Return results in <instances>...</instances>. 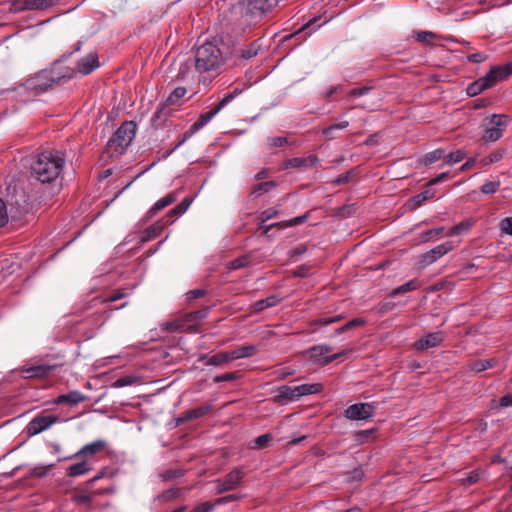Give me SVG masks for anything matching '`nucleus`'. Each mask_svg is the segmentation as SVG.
Instances as JSON below:
<instances>
[{
	"label": "nucleus",
	"mask_w": 512,
	"mask_h": 512,
	"mask_svg": "<svg viewBox=\"0 0 512 512\" xmlns=\"http://www.w3.org/2000/svg\"><path fill=\"white\" fill-rule=\"evenodd\" d=\"M65 162L64 152L46 150L31 164V177L41 184L53 185L59 181Z\"/></svg>",
	"instance_id": "nucleus-1"
},
{
	"label": "nucleus",
	"mask_w": 512,
	"mask_h": 512,
	"mask_svg": "<svg viewBox=\"0 0 512 512\" xmlns=\"http://www.w3.org/2000/svg\"><path fill=\"white\" fill-rule=\"evenodd\" d=\"M228 59H230L229 46L223 42H205L194 51V65L199 73L217 70Z\"/></svg>",
	"instance_id": "nucleus-2"
},
{
	"label": "nucleus",
	"mask_w": 512,
	"mask_h": 512,
	"mask_svg": "<svg viewBox=\"0 0 512 512\" xmlns=\"http://www.w3.org/2000/svg\"><path fill=\"white\" fill-rule=\"evenodd\" d=\"M76 70L65 68L63 71L60 67L55 65L50 71H42L34 77L25 82V87L28 90L34 91L35 94L47 91L55 85L62 84L71 79Z\"/></svg>",
	"instance_id": "nucleus-3"
},
{
	"label": "nucleus",
	"mask_w": 512,
	"mask_h": 512,
	"mask_svg": "<svg viewBox=\"0 0 512 512\" xmlns=\"http://www.w3.org/2000/svg\"><path fill=\"white\" fill-rule=\"evenodd\" d=\"M136 133V124L132 121L124 122L113 134L106 146L110 157L122 155L130 145Z\"/></svg>",
	"instance_id": "nucleus-4"
},
{
	"label": "nucleus",
	"mask_w": 512,
	"mask_h": 512,
	"mask_svg": "<svg viewBox=\"0 0 512 512\" xmlns=\"http://www.w3.org/2000/svg\"><path fill=\"white\" fill-rule=\"evenodd\" d=\"M512 74V65L494 66L484 76L473 82L467 88L470 96H475L484 90L493 87L498 81L504 80Z\"/></svg>",
	"instance_id": "nucleus-5"
},
{
	"label": "nucleus",
	"mask_w": 512,
	"mask_h": 512,
	"mask_svg": "<svg viewBox=\"0 0 512 512\" xmlns=\"http://www.w3.org/2000/svg\"><path fill=\"white\" fill-rule=\"evenodd\" d=\"M278 3V0H243L240 4L244 16L249 22L256 21L263 14L270 11Z\"/></svg>",
	"instance_id": "nucleus-6"
},
{
	"label": "nucleus",
	"mask_w": 512,
	"mask_h": 512,
	"mask_svg": "<svg viewBox=\"0 0 512 512\" xmlns=\"http://www.w3.org/2000/svg\"><path fill=\"white\" fill-rule=\"evenodd\" d=\"M332 351V347L329 345H317L313 346L306 351V354L314 361H319L322 365H328L334 360L340 358L341 356L346 355L351 351V349H346L341 352L335 353L330 356H326L323 359H320V356H323Z\"/></svg>",
	"instance_id": "nucleus-7"
},
{
	"label": "nucleus",
	"mask_w": 512,
	"mask_h": 512,
	"mask_svg": "<svg viewBox=\"0 0 512 512\" xmlns=\"http://www.w3.org/2000/svg\"><path fill=\"white\" fill-rule=\"evenodd\" d=\"M243 472L239 468L233 469L231 472H229L227 475H225L222 479H218L216 481L217 484V493L221 494L227 491H231L236 489L242 479H243Z\"/></svg>",
	"instance_id": "nucleus-8"
},
{
	"label": "nucleus",
	"mask_w": 512,
	"mask_h": 512,
	"mask_svg": "<svg viewBox=\"0 0 512 512\" xmlns=\"http://www.w3.org/2000/svg\"><path fill=\"white\" fill-rule=\"evenodd\" d=\"M507 116L494 114L489 120L490 127H487L482 140L485 142H495L502 136L501 126L506 125Z\"/></svg>",
	"instance_id": "nucleus-9"
},
{
	"label": "nucleus",
	"mask_w": 512,
	"mask_h": 512,
	"mask_svg": "<svg viewBox=\"0 0 512 512\" xmlns=\"http://www.w3.org/2000/svg\"><path fill=\"white\" fill-rule=\"evenodd\" d=\"M375 407L370 403H357L349 406L344 415L351 420H366L373 416Z\"/></svg>",
	"instance_id": "nucleus-10"
},
{
	"label": "nucleus",
	"mask_w": 512,
	"mask_h": 512,
	"mask_svg": "<svg viewBox=\"0 0 512 512\" xmlns=\"http://www.w3.org/2000/svg\"><path fill=\"white\" fill-rule=\"evenodd\" d=\"M58 421L54 415H38L34 417L27 426V433L30 436L41 433Z\"/></svg>",
	"instance_id": "nucleus-11"
},
{
	"label": "nucleus",
	"mask_w": 512,
	"mask_h": 512,
	"mask_svg": "<svg viewBox=\"0 0 512 512\" xmlns=\"http://www.w3.org/2000/svg\"><path fill=\"white\" fill-rule=\"evenodd\" d=\"M260 46L257 42H253L246 47H229L230 59L234 58L236 64H240L242 60H250L259 52Z\"/></svg>",
	"instance_id": "nucleus-12"
},
{
	"label": "nucleus",
	"mask_w": 512,
	"mask_h": 512,
	"mask_svg": "<svg viewBox=\"0 0 512 512\" xmlns=\"http://www.w3.org/2000/svg\"><path fill=\"white\" fill-rule=\"evenodd\" d=\"M454 248L451 242H446L443 244H440L436 246L435 248L431 249L430 251L424 253L422 255L421 262L424 265H430L434 263L438 258L444 256L449 251H451Z\"/></svg>",
	"instance_id": "nucleus-13"
},
{
	"label": "nucleus",
	"mask_w": 512,
	"mask_h": 512,
	"mask_svg": "<svg viewBox=\"0 0 512 512\" xmlns=\"http://www.w3.org/2000/svg\"><path fill=\"white\" fill-rule=\"evenodd\" d=\"M443 341L442 332H434L426 335L414 343V348L417 351H424L432 347H436Z\"/></svg>",
	"instance_id": "nucleus-14"
},
{
	"label": "nucleus",
	"mask_w": 512,
	"mask_h": 512,
	"mask_svg": "<svg viewBox=\"0 0 512 512\" xmlns=\"http://www.w3.org/2000/svg\"><path fill=\"white\" fill-rule=\"evenodd\" d=\"M97 67H99L98 56L95 53H90L89 55L79 60L77 64V72L83 75H87Z\"/></svg>",
	"instance_id": "nucleus-15"
},
{
	"label": "nucleus",
	"mask_w": 512,
	"mask_h": 512,
	"mask_svg": "<svg viewBox=\"0 0 512 512\" xmlns=\"http://www.w3.org/2000/svg\"><path fill=\"white\" fill-rule=\"evenodd\" d=\"M106 447V442L104 440H97L90 444L85 445L81 450L75 453L73 458H80L85 456H92L103 451Z\"/></svg>",
	"instance_id": "nucleus-16"
},
{
	"label": "nucleus",
	"mask_w": 512,
	"mask_h": 512,
	"mask_svg": "<svg viewBox=\"0 0 512 512\" xmlns=\"http://www.w3.org/2000/svg\"><path fill=\"white\" fill-rule=\"evenodd\" d=\"M87 400V396L83 395L81 392L79 391H70L69 393L67 394H62V395H59L56 399H55V403L56 404H69V405H77L81 402H84Z\"/></svg>",
	"instance_id": "nucleus-17"
},
{
	"label": "nucleus",
	"mask_w": 512,
	"mask_h": 512,
	"mask_svg": "<svg viewBox=\"0 0 512 512\" xmlns=\"http://www.w3.org/2000/svg\"><path fill=\"white\" fill-rule=\"evenodd\" d=\"M11 189L13 190V195H11L10 200H8L9 203L11 205L17 206V208L20 211H27L28 201H27V197H26L24 191L22 189L18 191L16 186H14V187L9 186L7 188L8 192H10Z\"/></svg>",
	"instance_id": "nucleus-18"
},
{
	"label": "nucleus",
	"mask_w": 512,
	"mask_h": 512,
	"mask_svg": "<svg viewBox=\"0 0 512 512\" xmlns=\"http://www.w3.org/2000/svg\"><path fill=\"white\" fill-rule=\"evenodd\" d=\"M55 368V365L42 364L29 367L23 372L26 374V378H41L49 375Z\"/></svg>",
	"instance_id": "nucleus-19"
},
{
	"label": "nucleus",
	"mask_w": 512,
	"mask_h": 512,
	"mask_svg": "<svg viewBox=\"0 0 512 512\" xmlns=\"http://www.w3.org/2000/svg\"><path fill=\"white\" fill-rule=\"evenodd\" d=\"M297 399L298 394L296 393V387L283 385L279 387L278 395L275 397L274 401L276 403H283L284 401H294Z\"/></svg>",
	"instance_id": "nucleus-20"
},
{
	"label": "nucleus",
	"mask_w": 512,
	"mask_h": 512,
	"mask_svg": "<svg viewBox=\"0 0 512 512\" xmlns=\"http://www.w3.org/2000/svg\"><path fill=\"white\" fill-rule=\"evenodd\" d=\"M496 364H497V360L495 358L484 359V360H471L467 364V368L470 371L479 373V372H482L489 368L494 367Z\"/></svg>",
	"instance_id": "nucleus-21"
},
{
	"label": "nucleus",
	"mask_w": 512,
	"mask_h": 512,
	"mask_svg": "<svg viewBox=\"0 0 512 512\" xmlns=\"http://www.w3.org/2000/svg\"><path fill=\"white\" fill-rule=\"evenodd\" d=\"M100 494L99 491L87 492L85 490H77L72 497V500L77 505H91L96 495Z\"/></svg>",
	"instance_id": "nucleus-22"
},
{
	"label": "nucleus",
	"mask_w": 512,
	"mask_h": 512,
	"mask_svg": "<svg viewBox=\"0 0 512 512\" xmlns=\"http://www.w3.org/2000/svg\"><path fill=\"white\" fill-rule=\"evenodd\" d=\"M177 200V193L172 192L167 194L162 199L158 200L154 206L149 210L148 214L150 217L157 214L158 211L162 210L163 208L167 207L168 205L174 203Z\"/></svg>",
	"instance_id": "nucleus-23"
},
{
	"label": "nucleus",
	"mask_w": 512,
	"mask_h": 512,
	"mask_svg": "<svg viewBox=\"0 0 512 512\" xmlns=\"http://www.w3.org/2000/svg\"><path fill=\"white\" fill-rule=\"evenodd\" d=\"M223 107H220V104L218 103V105L212 109L211 111H208L206 113H203L200 115V118L198 119V121H196L192 126H191V133L199 130L200 128H202L210 119H212V117H214Z\"/></svg>",
	"instance_id": "nucleus-24"
},
{
	"label": "nucleus",
	"mask_w": 512,
	"mask_h": 512,
	"mask_svg": "<svg viewBox=\"0 0 512 512\" xmlns=\"http://www.w3.org/2000/svg\"><path fill=\"white\" fill-rule=\"evenodd\" d=\"M168 222H162V221H157L156 223H154L153 225H151L150 227H148L145 231H144V235L142 237V241L143 242H146V241H149L153 238H156L158 237L161 232L163 231L164 227L167 225Z\"/></svg>",
	"instance_id": "nucleus-25"
},
{
	"label": "nucleus",
	"mask_w": 512,
	"mask_h": 512,
	"mask_svg": "<svg viewBox=\"0 0 512 512\" xmlns=\"http://www.w3.org/2000/svg\"><path fill=\"white\" fill-rule=\"evenodd\" d=\"M296 387V393L298 394V399L301 396L317 394L323 390V385L321 383H313V384H302Z\"/></svg>",
	"instance_id": "nucleus-26"
},
{
	"label": "nucleus",
	"mask_w": 512,
	"mask_h": 512,
	"mask_svg": "<svg viewBox=\"0 0 512 512\" xmlns=\"http://www.w3.org/2000/svg\"><path fill=\"white\" fill-rule=\"evenodd\" d=\"M278 303H279V299L277 298V296L272 295L265 299H261V300L255 302L252 306V311L254 313H259L266 308L274 307Z\"/></svg>",
	"instance_id": "nucleus-27"
},
{
	"label": "nucleus",
	"mask_w": 512,
	"mask_h": 512,
	"mask_svg": "<svg viewBox=\"0 0 512 512\" xmlns=\"http://www.w3.org/2000/svg\"><path fill=\"white\" fill-rule=\"evenodd\" d=\"M91 470L90 464L86 460H82L79 463L71 465L67 469V475L70 477H76L83 475Z\"/></svg>",
	"instance_id": "nucleus-28"
},
{
	"label": "nucleus",
	"mask_w": 512,
	"mask_h": 512,
	"mask_svg": "<svg viewBox=\"0 0 512 512\" xmlns=\"http://www.w3.org/2000/svg\"><path fill=\"white\" fill-rule=\"evenodd\" d=\"M212 410L211 404H204L202 406H199L197 408L191 409L189 411H186V419H198L206 414H208Z\"/></svg>",
	"instance_id": "nucleus-29"
},
{
	"label": "nucleus",
	"mask_w": 512,
	"mask_h": 512,
	"mask_svg": "<svg viewBox=\"0 0 512 512\" xmlns=\"http://www.w3.org/2000/svg\"><path fill=\"white\" fill-rule=\"evenodd\" d=\"M256 352H257V348L254 345H247V346H243L239 349L233 350L232 357H233V359L251 357V356L255 355Z\"/></svg>",
	"instance_id": "nucleus-30"
},
{
	"label": "nucleus",
	"mask_w": 512,
	"mask_h": 512,
	"mask_svg": "<svg viewBox=\"0 0 512 512\" xmlns=\"http://www.w3.org/2000/svg\"><path fill=\"white\" fill-rule=\"evenodd\" d=\"M234 360L232 357V351L230 352H222L211 356L207 362L208 365H221L223 363Z\"/></svg>",
	"instance_id": "nucleus-31"
},
{
	"label": "nucleus",
	"mask_w": 512,
	"mask_h": 512,
	"mask_svg": "<svg viewBox=\"0 0 512 512\" xmlns=\"http://www.w3.org/2000/svg\"><path fill=\"white\" fill-rule=\"evenodd\" d=\"M434 195H435V191L432 189H426L425 191L415 195L412 198L413 208L420 207L425 201L433 198Z\"/></svg>",
	"instance_id": "nucleus-32"
},
{
	"label": "nucleus",
	"mask_w": 512,
	"mask_h": 512,
	"mask_svg": "<svg viewBox=\"0 0 512 512\" xmlns=\"http://www.w3.org/2000/svg\"><path fill=\"white\" fill-rule=\"evenodd\" d=\"M185 471L181 468H169L160 473L163 481H171L180 478L184 475Z\"/></svg>",
	"instance_id": "nucleus-33"
},
{
	"label": "nucleus",
	"mask_w": 512,
	"mask_h": 512,
	"mask_svg": "<svg viewBox=\"0 0 512 512\" xmlns=\"http://www.w3.org/2000/svg\"><path fill=\"white\" fill-rule=\"evenodd\" d=\"M28 10H44L53 5V0H26Z\"/></svg>",
	"instance_id": "nucleus-34"
},
{
	"label": "nucleus",
	"mask_w": 512,
	"mask_h": 512,
	"mask_svg": "<svg viewBox=\"0 0 512 512\" xmlns=\"http://www.w3.org/2000/svg\"><path fill=\"white\" fill-rule=\"evenodd\" d=\"M366 324V320L363 318H355L348 321L346 324L335 330V334L344 333L350 329L361 327Z\"/></svg>",
	"instance_id": "nucleus-35"
},
{
	"label": "nucleus",
	"mask_w": 512,
	"mask_h": 512,
	"mask_svg": "<svg viewBox=\"0 0 512 512\" xmlns=\"http://www.w3.org/2000/svg\"><path fill=\"white\" fill-rule=\"evenodd\" d=\"M445 157V151L443 149H435L432 152L427 153L422 162L425 165H430Z\"/></svg>",
	"instance_id": "nucleus-36"
},
{
	"label": "nucleus",
	"mask_w": 512,
	"mask_h": 512,
	"mask_svg": "<svg viewBox=\"0 0 512 512\" xmlns=\"http://www.w3.org/2000/svg\"><path fill=\"white\" fill-rule=\"evenodd\" d=\"M503 158V151L497 150L492 152L489 156L484 157L480 161H478L479 167H485L492 163L498 162Z\"/></svg>",
	"instance_id": "nucleus-37"
},
{
	"label": "nucleus",
	"mask_w": 512,
	"mask_h": 512,
	"mask_svg": "<svg viewBox=\"0 0 512 512\" xmlns=\"http://www.w3.org/2000/svg\"><path fill=\"white\" fill-rule=\"evenodd\" d=\"M419 287V282L417 279H413L397 288H395L393 291H392V295H398V294H403V293H406V292H409V291H413V290H416L417 288Z\"/></svg>",
	"instance_id": "nucleus-38"
},
{
	"label": "nucleus",
	"mask_w": 512,
	"mask_h": 512,
	"mask_svg": "<svg viewBox=\"0 0 512 512\" xmlns=\"http://www.w3.org/2000/svg\"><path fill=\"white\" fill-rule=\"evenodd\" d=\"M467 157V153L464 150H456L445 156V162L447 164L459 163Z\"/></svg>",
	"instance_id": "nucleus-39"
},
{
	"label": "nucleus",
	"mask_w": 512,
	"mask_h": 512,
	"mask_svg": "<svg viewBox=\"0 0 512 512\" xmlns=\"http://www.w3.org/2000/svg\"><path fill=\"white\" fill-rule=\"evenodd\" d=\"M275 186H276V183L274 181H267V182L259 183L252 190V194H254L256 196H260L264 193L269 192Z\"/></svg>",
	"instance_id": "nucleus-40"
},
{
	"label": "nucleus",
	"mask_w": 512,
	"mask_h": 512,
	"mask_svg": "<svg viewBox=\"0 0 512 512\" xmlns=\"http://www.w3.org/2000/svg\"><path fill=\"white\" fill-rule=\"evenodd\" d=\"M349 126V122L348 121H341L339 123H336V124H332L326 128H324L322 130V134L326 135L329 137V139H332L333 136H332V133L335 132V130H338V129H345Z\"/></svg>",
	"instance_id": "nucleus-41"
},
{
	"label": "nucleus",
	"mask_w": 512,
	"mask_h": 512,
	"mask_svg": "<svg viewBox=\"0 0 512 512\" xmlns=\"http://www.w3.org/2000/svg\"><path fill=\"white\" fill-rule=\"evenodd\" d=\"M186 94V89L184 87H177L173 90V92L166 99L167 105L175 104L180 98H182Z\"/></svg>",
	"instance_id": "nucleus-42"
},
{
	"label": "nucleus",
	"mask_w": 512,
	"mask_h": 512,
	"mask_svg": "<svg viewBox=\"0 0 512 512\" xmlns=\"http://www.w3.org/2000/svg\"><path fill=\"white\" fill-rule=\"evenodd\" d=\"M306 167V160L304 157H296L286 160L283 163V168H300Z\"/></svg>",
	"instance_id": "nucleus-43"
},
{
	"label": "nucleus",
	"mask_w": 512,
	"mask_h": 512,
	"mask_svg": "<svg viewBox=\"0 0 512 512\" xmlns=\"http://www.w3.org/2000/svg\"><path fill=\"white\" fill-rule=\"evenodd\" d=\"M137 380H138V378L135 376H131V375L123 376V377H120L119 379H117L113 383V387L120 388V387H124V386H129V385L136 383Z\"/></svg>",
	"instance_id": "nucleus-44"
},
{
	"label": "nucleus",
	"mask_w": 512,
	"mask_h": 512,
	"mask_svg": "<svg viewBox=\"0 0 512 512\" xmlns=\"http://www.w3.org/2000/svg\"><path fill=\"white\" fill-rule=\"evenodd\" d=\"M273 439V436L270 433L262 434L255 438L254 443L255 447L258 449H262L268 445V443Z\"/></svg>",
	"instance_id": "nucleus-45"
},
{
	"label": "nucleus",
	"mask_w": 512,
	"mask_h": 512,
	"mask_svg": "<svg viewBox=\"0 0 512 512\" xmlns=\"http://www.w3.org/2000/svg\"><path fill=\"white\" fill-rule=\"evenodd\" d=\"M208 309V307H205L203 309L190 312L186 315V318L188 321L201 320L207 316Z\"/></svg>",
	"instance_id": "nucleus-46"
},
{
	"label": "nucleus",
	"mask_w": 512,
	"mask_h": 512,
	"mask_svg": "<svg viewBox=\"0 0 512 512\" xmlns=\"http://www.w3.org/2000/svg\"><path fill=\"white\" fill-rule=\"evenodd\" d=\"M499 187H500V182L489 181V182H486L481 187V192L484 194H492V193H495L499 189Z\"/></svg>",
	"instance_id": "nucleus-47"
},
{
	"label": "nucleus",
	"mask_w": 512,
	"mask_h": 512,
	"mask_svg": "<svg viewBox=\"0 0 512 512\" xmlns=\"http://www.w3.org/2000/svg\"><path fill=\"white\" fill-rule=\"evenodd\" d=\"M166 103L162 105L154 114L152 118V122L154 125L160 124L162 121H164L167 117V113L165 112L166 109Z\"/></svg>",
	"instance_id": "nucleus-48"
},
{
	"label": "nucleus",
	"mask_w": 512,
	"mask_h": 512,
	"mask_svg": "<svg viewBox=\"0 0 512 512\" xmlns=\"http://www.w3.org/2000/svg\"><path fill=\"white\" fill-rule=\"evenodd\" d=\"M244 88L235 87L234 90L226 95L220 102V107H224L226 104L231 102L236 96L243 92Z\"/></svg>",
	"instance_id": "nucleus-49"
},
{
	"label": "nucleus",
	"mask_w": 512,
	"mask_h": 512,
	"mask_svg": "<svg viewBox=\"0 0 512 512\" xmlns=\"http://www.w3.org/2000/svg\"><path fill=\"white\" fill-rule=\"evenodd\" d=\"M26 6V0H14L10 3L9 11L17 13L28 10Z\"/></svg>",
	"instance_id": "nucleus-50"
},
{
	"label": "nucleus",
	"mask_w": 512,
	"mask_h": 512,
	"mask_svg": "<svg viewBox=\"0 0 512 512\" xmlns=\"http://www.w3.org/2000/svg\"><path fill=\"white\" fill-rule=\"evenodd\" d=\"M469 226H470V224L468 222H461V223L453 226L447 233V236L458 235V234L462 233L463 231L467 230L469 228Z\"/></svg>",
	"instance_id": "nucleus-51"
},
{
	"label": "nucleus",
	"mask_w": 512,
	"mask_h": 512,
	"mask_svg": "<svg viewBox=\"0 0 512 512\" xmlns=\"http://www.w3.org/2000/svg\"><path fill=\"white\" fill-rule=\"evenodd\" d=\"M278 210L274 209V208H269L265 211H263L260 216H259V220L261 222V225L266 222L267 220L269 219H272L274 217H276L278 215Z\"/></svg>",
	"instance_id": "nucleus-52"
},
{
	"label": "nucleus",
	"mask_w": 512,
	"mask_h": 512,
	"mask_svg": "<svg viewBox=\"0 0 512 512\" xmlns=\"http://www.w3.org/2000/svg\"><path fill=\"white\" fill-rule=\"evenodd\" d=\"M8 222V212L6 203L0 199V228L5 226Z\"/></svg>",
	"instance_id": "nucleus-53"
},
{
	"label": "nucleus",
	"mask_w": 512,
	"mask_h": 512,
	"mask_svg": "<svg viewBox=\"0 0 512 512\" xmlns=\"http://www.w3.org/2000/svg\"><path fill=\"white\" fill-rule=\"evenodd\" d=\"M238 378L237 372H229L222 375H218L214 378L215 383H220L224 381H234Z\"/></svg>",
	"instance_id": "nucleus-54"
},
{
	"label": "nucleus",
	"mask_w": 512,
	"mask_h": 512,
	"mask_svg": "<svg viewBox=\"0 0 512 512\" xmlns=\"http://www.w3.org/2000/svg\"><path fill=\"white\" fill-rule=\"evenodd\" d=\"M291 225L289 224V221H281V222H277V223H274V224H271V225H268V226H263V225H260L259 229H263V233L265 235L268 234V232L273 228V227H277V228H287V227H290Z\"/></svg>",
	"instance_id": "nucleus-55"
},
{
	"label": "nucleus",
	"mask_w": 512,
	"mask_h": 512,
	"mask_svg": "<svg viewBox=\"0 0 512 512\" xmlns=\"http://www.w3.org/2000/svg\"><path fill=\"white\" fill-rule=\"evenodd\" d=\"M435 37H436V35L433 32H429V31H420V32H417V34H416V39L419 42H424V43L429 42L430 40L434 39Z\"/></svg>",
	"instance_id": "nucleus-56"
},
{
	"label": "nucleus",
	"mask_w": 512,
	"mask_h": 512,
	"mask_svg": "<svg viewBox=\"0 0 512 512\" xmlns=\"http://www.w3.org/2000/svg\"><path fill=\"white\" fill-rule=\"evenodd\" d=\"M443 231H444V228H443V227H440V228H434V229L427 230V231H425V232L422 234V240H423V241H428V240H430L431 238H433V237H435V236H438V235H439V234H441Z\"/></svg>",
	"instance_id": "nucleus-57"
},
{
	"label": "nucleus",
	"mask_w": 512,
	"mask_h": 512,
	"mask_svg": "<svg viewBox=\"0 0 512 512\" xmlns=\"http://www.w3.org/2000/svg\"><path fill=\"white\" fill-rule=\"evenodd\" d=\"M192 203L191 197H185L177 206H176V212L180 213L181 215L187 211L189 206Z\"/></svg>",
	"instance_id": "nucleus-58"
},
{
	"label": "nucleus",
	"mask_w": 512,
	"mask_h": 512,
	"mask_svg": "<svg viewBox=\"0 0 512 512\" xmlns=\"http://www.w3.org/2000/svg\"><path fill=\"white\" fill-rule=\"evenodd\" d=\"M192 203L191 197H185L177 206H176V212L180 213L181 215L187 211L189 206Z\"/></svg>",
	"instance_id": "nucleus-59"
},
{
	"label": "nucleus",
	"mask_w": 512,
	"mask_h": 512,
	"mask_svg": "<svg viewBox=\"0 0 512 512\" xmlns=\"http://www.w3.org/2000/svg\"><path fill=\"white\" fill-rule=\"evenodd\" d=\"M215 506V503L212 502H203L197 505L191 512H210Z\"/></svg>",
	"instance_id": "nucleus-60"
},
{
	"label": "nucleus",
	"mask_w": 512,
	"mask_h": 512,
	"mask_svg": "<svg viewBox=\"0 0 512 512\" xmlns=\"http://www.w3.org/2000/svg\"><path fill=\"white\" fill-rule=\"evenodd\" d=\"M247 263H248V259L246 257H239L229 263V268L230 269H239V268L246 266Z\"/></svg>",
	"instance_id": "nucleus-61"
},
{
	"label": "nucleus",
	"mask_w": 512,
	"mask_h": 512,
	"mask_svg": "<svg viewBox=\"0 0 512 512\" xmlns=\"http://www.w3.org/2000/svg\"><path fill=\"white\" fill-rule=\"evenodd\" d=\"M355 211L354 205H344L337 210L340 217H349Z\"/></svg>",
	"instance_id": "nucleus-62"
},
{
	"label": "nucleus",
	"mask_w": 512,
	"mask_h": 512,
	"mask_svg": "<svg viewBox=\"0 0 512 512\" xmlns=\"http://www.w3.org/2000/svg\"><path fill=\"white\" fill-rule=\"evenodd\" d=\"M501 230L509 235H512V217L505 218L500 223Z\"/></svg>",
	"instance_id": "nucleus-63"
},
{
	"label": "nucleus",
	"mask_w": 512,
	"mask_h": 512,
	"mask_svg": "<svg viewBox=\"0 0 512 512\" xmlns=\"http://www.w3.org/2000/svg\"><path fill=\"white\" fill-rule=\"evenodd\" d=\"M480 478V472L478 470L471 471L469 475L463 479V484H474L476 483Z\"/></svg>",
	"instance_id": "nucleus-64"
}]
</instances>
